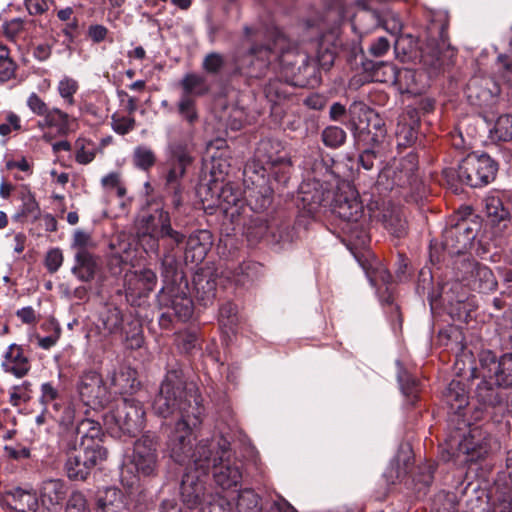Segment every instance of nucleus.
Masks as SVG:
<instances>
[{"instance_id": "1", "label": "nucleus", "mask_w": 512, "mask_h": 512, "mask_svg": "<svg viewBox=\"0 0 512 512\" xmlns=\"http://www.w3.org/2000/svg\"><path fill=\"white\" fill-rule=\"evenodd\" d=\"M152 409L160 417L178 414L180 418L168 434L167 450L171 458L180 464L192 460L196 469L209 471L215 440L200 441L192 451L194 431L204 419L202 398L194 385H188L181 370H169L162 381L159 393L154 398Z\"/></svg>"}, {"instance_id": "2", "label": "nucleus", "mask_w": 512, "mask_h": 512, "mask_svg": "<svg viewBox=\"0 0 512 512\" xmlns=\"http://www.w3.org/2000/svg\"><path fill=\"white\" fill-rule=\"evenodd\" d=\"M291 169V159L280 141H260L253 160L244 168V181L252 185L246 191V199L253 210L263 211L272 202V188L267 184L266 174H272L277 182L285 184Z\"/></svg>"}, {"instance_id": "3", "label": "nucleus", "mask_w": 512, "mask_h": 512, "mask_svg": "<svg viewBox=\"0 0 512 512\" xmlns=\"http://www.w3.org/2000/svg\"><path fill=\"white\" fill-rule=\"evenodd\" d=\"M462 276L461 282H454L450 286L442 287L441 299L450 306L463 304L468 299V294L463 285L481 293L494 291L497 288V280L492 270L474 260H464L458 267Z\"/></svg>"}, {"instance_id": "4", "label": "nucleus", "mask_w": 512, "mask_h": 512, "mask_svg": "<svg viewBox=\"0 0 512 512\" xmlns=\"http://www.w3.org/2000/svg\"><path fill=\"white\" fill-rule=\"evenodd\" d=\"M136 227L141 244L148 246L154 252H158L160 241L167 243L170 249H174L185 239L183 233L172 228L170 214L163 208L142 214L137 220Z\"/></svg>"}, {"instance_id": "5", "label": "nucleus", "mask_w": 512, "mask_h": 512, "mask_svg": "<svg viewBox=\"0 0 512 512\" xmlns=\"http://www.w3.org/2000/svg\"><path fill=\"white\" fill-rule=\"evenodd\" d=\"M108 431L117 436H136L146 424V411L141 401L123 398L103 416Z\"/></svg>"}, {"instance_id": "6", "label": "nucleus", "mask_w": 512, "mask_h": 512, "mask_svg": "<svg viewBox=\"0 0 512 512\" xmlns=\"http://www.w3.org/2000/svg\"><path fill=\"white\" fill-rule=\"evenodd\" d=\"M61 449L66 457L65 471L71 480H86L93 468L107 457L106 450L95 451L91 446L78 445L73 433L63 434Z\"/></svg>"}, {"instance_id": "7", "label": "nucleus", "mask_w": 512, "mask_h": 512, "mask_svg": "<svg viewBox=\"0 0 512 512\" xmlns=\"http://www.w3.org/2000/svg\"><path fill=\"white\" fill-rule=\"evenodd\" d=\"M262 34L260 25L243 26L241 38L233 54V61L238 70L249 68L256 62H259L261 67L268 65L272 50L269 46L258 42Z\"/></svg>"}, {"instance_id": "8", "label": "nucleus", "mask_w": 512, "mask_h": 512, "mask_svg": "<svg viewBox=\"0 0 512 512\" xmlns=\"http://www.w3.org/2000/svg\"><path fill=\"white\" fill-rule=\"evenodd\" d=\"M213 468V477L222 489L236 487L242 479L241 462L234 456L230 442L219 438L211 455L210 468Z\"/></svg>"}, {"instance_id": "9", "label": "nucleus", "mask_w": 512, "mask_h": 512, "mask_svg": "<svg viewBox=\"0 0 512 512\" xmlns=\"http://www.w3.org/2000/svg\"><path fill=\"white\" fill-rule=\"evenodd\" d=\"M418 159L415 154H408L405 157L395 160L393 164L385 169L383 176L391 180L394 186L403 190V196L408 201H417L423 190V184L416 172Z\"/></svg>"}, {"instance_id": "10", "label": "nucleus", "mask_w": 512, "mask_h": 512, "mask_svg": "<svg viewBox=\"0 0 512 512\" xmlns=\"http://www.w3.org/2000/svg\"><path fill=\"white\" fill-rule=\"evenodd\" d=\"M496 172L497 164L490 156L472 153L459 164L458 178L462 183L477 188L494 180Z\"/></svg>"}, {"instance_id": "11", "label": "nucleus", "mask_w": 512, "mask_h": 512, "mask_svg": "<svg viewBox=\"0 0 512 512\" xmlns=\"http://www.w3.org/2000/svg\"><path fill=\"white\" fill-rule=\"evenodd\" d=\"M479 377L494 381L496 387L508 389L512 387V353L497 358L490 350L479 354Z\"/></svg>"}, {"instance_id": "12", "label": "nucleus", "mask_w": 512, "mask_h": 512, "mask_svg": "<svg viewBox=\"0 0 512 512\" xmlns=\"http://www.w3.org/2000/svg\"><path fill=\"white\" fill-rule=\"evenodd\" d=\"M348 114L352 130L366 132L376 145L383 142L387 130L384 121L377 113L361 102H354L350 105Z\"/></svg>"}, {"instance_id": "13", "label": "nucleus", "mask_w": 512, "mask_h": 512, "mask_svg": "<svg viewBox=\"0 0 512 512\" xmlns=\"http://www.w3.org/2000/svg\"><path fill=\"white\" fill-rule=\"evenodd\" d=\"M77 392L80 400L92 409L103 408L110 401V392L101 374L93 370L79 376Z\"/></svg>"}, {"instance_id": "14", "label": "nucleus", "mask_w": 512, "mask_h": 512, "mask_svg": "<svg viewBox=\"0 0 512 512\" xmlns=\"http://www.w3.org/2000/svg\"><path fill=\"white\" fill-rule=\"evenodd\" d=\"M329 207L347 222H357L363 215V205L357 192L349 184H343L335 193L332 192Z\"/></svg>"}, {"instance_id": "15", "label": "nucleus", "mask_w": 512, "mask_h": 512, "mask_svg": "<svg viewBox=\"0 0 512 512\" xmlns=\"http://www.w3.org/2000/svg\"><path fill=\"white\" fill-rule=\"evenodd\" d=\"M332 192L318 180L303 182L298 191V207L310 215H315L322 208L329 207Z\"/></svg>"}, {"instance_id": "16", "label": "nucleus", "mask_w": 512, "mask_h": 512, "mask_svg": "<svg viewBox=\"0 0 512 512\" xmlns=\"http://www.w3.org/2000/svg\"><path fill=\"white\" fill-rule=\"evenodd\" d=\"M192 147L184 142H174L169 145V157L167 159V172L165 185H182V179L187 168L193 163Z\"/></svg>"}, {"instance_id": "17", "label": "nucleus", "mask_w": 512, "mask_h": 512, "mask_svg": "<svg viewBox=\"0 0 512 512\" xmlns=\"http://www.w3.org/2000/svg\"><path fill=\"white\" fill-rule=\"evenodd\" d=\"M208 471L201 469L190 470L184 474L181 487L180 497L182 503L189 509H194L199 505H203L208 498H212V494L206 493L205 479Z\"/></svg>"}, {"instance_id": "18", "label": "nucleus", "mask_w": 512, "mask_h": 512, "mask_svg": "<svg viewBox=\"0 0 512 512\" xmlns=\"http://www.w3.org/2000/svg\"><path fill=\"white\" fill-rule=\"evenodd\" d=\"M157 446L156 437L148 434L135 442L132 463L139 473L149 476L155 471L158 462Z\"/></svg>"}, {"instance_id": "19", "label": "nucleus", "mask_w": 512, "mask_h": 512, "mask_svg": "<svg viewBox=\"0 0 512 512\" xmlns=\"http://www.w3.org/2000/svg\"><path fill=\"white\" fill-rule=\"evenodd\" d=\"M73 438L78 441L80 436V443L78 445L83 447L91 446L93 450H106L102 446L103 431L99 422L92 419H82L75 427L67 428L64 434H72Z\"/></svg>"}, {"instance_id": "20", "label": "nucleus", "mask_w": 512, "mask_h": 512, "mask_svg": "<svg viewBox=\"0 0 512 512\" xmlns=\"http://www.w3.org/2000/svg\"><path fill=\"white\" fill-rule=\"evenodd\" d=\"M158 301L161 306L171 308L174 316L182 321H186L192 315V300L185 293H179V290L174 287L163 289L158 295Z\"/></svg>"}, {"instance_id": "21", "label": "nucleus", "mask_w": 512, "mask_h": 512, "mask_svg": "<svg viewBox=\"0 0 512 512\" xmlns=\"http://www.w3.org/2000/svg\"><path fill=\"white\" fill-rule=\"evenodd\" d=\"M489 444L486 438L481 437L478 430H472L458 444L457 457L464 456L463 462H475L484 458L489 452Z\"/></svg>"}, {"instance_id": "22", "label": "nucleus", "mask_w": 512, "mask_h": 512, "mask_svg": "<svg viewBox=\"0 0 512 512\" xmlns=\"http://www.w3.org/2000/svg\"><path fill=\"white\" fill-rule=\"evenodd\" d=\"M196 301L207 307L216 299V276L210 269H200L193 278Z\"/></svg>"}, {"instance_id": "23", "label": "nucleus", "mask_w": 512, "mask_h": 512, "mask_svg": "<svg viewBox=\"0 0 512 512\" xmlns=\"http://www.w3.org/2000/svg\"><path fill=\"white\" fill-rule=\"evenodd\" d=\"M475 234L470 224L461 220L444 232V246L454 253H461L468 248Z\"/></svg>"}, {"instance_id": "24", "label": "nucleus", "mask_w": 512, "mask_h": 512, "mask_svg": "<svg viewBox=\"0 0 512 512\" xmlns=\"http://www.w3.org/2000/svg\"><path fill=\"white\" fill-rule=\"evenodd\" d=\"M1 366L6 373L12 374L16 378H23L31 369L30 360L23 347L17 344H11L8 347L3 355Z\"/></svg>"}, {"instance_id": "25", "label": "nucleus", "mask_w": 512, "mask_h": 512, "mask_svg": "<svg viewBox=\"0 0 512 512\" xmlns=\"http://www.w3.org/2000/svg\"><path fill=\"white\" fill-rule=\"evenodd\" d=\"M110 385L117 394L134 393L140 382L137 380V372L129 366H120L110 378Z\"/></svg>"}, {"instance_id": "26", "label": "nucleus", "mask_w": 512, "mask_h": 512, "mask_svg": "<svg viewBox=\"0 0 512 512\" xmlns=\"http://www.w3.org/2000/svg\"><path fill=\"white\" fill-rule=\"evenodd\" d=\"M98 512H129L127 500L120 489L109 487L99 493Z\"/></svg>"}, {"instance_id": "27", "label": "nucleus", "mask_w": 512, "mask_h": 512, "mask_svg": "<svg viewBox=\"0 0 512 512\" xmlns=\"http://www.w3.org/2000/svg\"><path fill=\"white\" fill-rule=\"evenodd\" d=\"M210 234L206 230H200L191 234L186 242L185 261L199 263L204 260L207 251Z\"/></svg>"}, {"instance_id": "28", "label": "nucleus", "mask_w": 512, "mask_h": 512, "mask_svg": "<svg viewBox=\"0 0 512 512\" xmlns=\"http://www.w3.org/2000/svg\"><path fill=\"white\" fill-rule=\"evenodd\" d=\"M99 269V258L92 253H75V265L72 273L83 282H90L94 279Z\"/></svg>"}, {"instance_id": "29", "label": "nucleus", "mask_w": 512, "mask_h": 512, "mask_svg": "<svg viewBox=\"0 0 512 512\" xmlns=\"http://www.w3.org/2000/svg\"><path fill=\"white\" fill-rule=\"evenodd\" d=\"M67 495L65 483L60 479H50L42 483L40 488V499L43 505H59Z\"/></svg>"}, {"instance_id": "30", "label": "nucleus", "mask_w": 512, "mask_h": 512, "mask_svg": "<svg viewBox=\"0 0 512 512\" xmlns=\"http://www.w3.org/2000/svg\"><path fill=\"white\" fill-rule=\"evenodd\" d=\"M443 399L454 413L464 409L468 405V394L464 383L452 380L443 393Z\"/></svg>"}, {"instance_id": "31", "label": "nucleus", "mask_w": 512, "mask_h": 512, "mask_svg": "<svg viewBox=\"0 0 512 512\" xmlns=\"http://www.w3.org/2000/svg\"><path fill=\"white\" fill-rule=\"evenodd\" d=\"M390 74V81L399 87L401 92H416V71L409 68L398 69L394 65H383Z\"/></svg>"}, {"instance_id": "32", "label": "nucleus", "mask_w": 512, "mask_h": 512, "mask_svg": "<svg viewBox=\"0 0 512 512\" xmlns=\"http://www.w3.org/2000/svg\"><path fill=\"white\" fill-rule=\"evenodd\" d=\"M39 127L52 129L59 135H66L70 130L69 115L58 108L49 109L39 122Z\"/></svg>"}, {"instance_id": "33", "label": "nucleus", "mask_w": 512, "mask_h": 512, "mask_svg": "<svg viewBox=\"0 0 512 512\" xmlns=\"http://www.w3.org/2000/svg\"><path fill=\"white\" fill-rule=\"evenodd\" d=\"M499 388L496 387L493 380L481 377V381L475 389V397L481 404L495 407L500 405L503 400Z\"/></svg>"}, {"instance_id": "34", "label": "nucleus", "mask_w": 512, "mask_h": 512, "mask_svg": "<svg viewBox=\"0 0 512 512\" xmlns=\"http://www.w3.org/2000/svg\"><path fill=\"white\" fill-rule=\"evenodd\" d=\"M11 496L10 505L18 512H36L38 500L34 493L15 488L9 492Z\"/></svg>"}, {"instance_id": "35", "label": "nucleus", "mask_w": 512, "mask_h": 512, "mask_svg": "<svg viewBox=\"0 0 512 512\" xmlns=\"http://www.w3.org/2000/svg\"><path fill=\"white\" fill-rule=\"evenodd\" d=\"M490 80L480 77H473L467 84V96L471 101H476L478 104L487 102L492 98V92L488 89Z\"/></svg>"}, {"instance_id": "36", "label": "nucleus", "mask_w": 512, "mask_h": 512, "mask_svg": "<svg viewBox=\"0 0 512 512\" xmlns=\"http://www.w3.org/2000/svg\"><path fill=\"white\" fill-rule=\"evenodd\" d=\"M21 200V209L14 216V219L16 221H22V219L30 218L33 222L39 220L41 217V209L31 191L26 189L25 192H22Z\"/></svg>"}, {"instance_id": "37", "label": "nucleus", "mask_w": 512, "mask_h": 512, "mask_svg": "<svg viewBox=\"0 0 512 512\" xmlns=\"http://www.w3.org/2000/svg\"><path fill=\"white\" fill-rule=\"evenodd\" d=\"M181 87L183 89L182 95H187L189 97H191V95H204L209 90L206 84V79L195 73L186 74L181 81Z\"/></svg>"}, {"instance_id": "38", "label": "nucleus", "mask_w": 512, "mask_h": 512, "mask_svg": "<svg viewBox=\"0 0 512 512\" xmlns=\"http://www.w3.org/2000/svg\"><path fill=\"white\" fill-rule=\"evenodd\" d=\"M262 275V265L258 262L247 261L243 262L236 270L234 281L237 284L245 285L248 282H253L260 278Z\"/></svg>"}, {"instance_id": "39", "label": "nucleus", "mask_w": 512, "mask_h": 512, "mask_svg": "<svg viewBox=\"0 0 512 512\" xmlns=\"http://www.w3.org/2000/svg\"><path fill=\"white\" fill-rule=\"evenodd\" d=\"M260 497L251 489L242 490L235 503L236 512H261Z\"/></svg>"}, {"instance_id": "40", "label": "nucleus", "mask_w": 512, "mask_h": 512, "mask_svg": "<svg viewBox=\"0 0 512 512\" xmlns=\"http://www.w3.org/2000/svg\"><path fill=\"white\" fill-rule=\"evenodd\" d=\"M17 67L10 55V49L0 41V82L15 78Z\"/></svg>"}, {"instance_id": "41", "label": "nucleus", "mask_w": 512, "mask_h": 512, "mask_svg": "<svg viewBox=\"0 0 512 512\" xmlns=\"http://www.w3.org/2000/svg\"><path fill=\"white\" fill-rule=\"evenodd\" d=\"M241 199L242 192L231 183L223 185L218 194L219 205L225 212H228L231 207L237 206Z\"/></svg>"}, {"instance_id": "42", "label": "nucleus", "mask_w": 512, "mask_h": 512, "mask_svg": "<svg viewBox=\"0 0 512 512\" xmlns=\"http://www.w3.org/2000/svg\"><path fill=\"white\" fill-rule=\"evenodd\" d=\"M486 214L493 222H500L509 217V211L496 195H488L484 199Z\"/></svg>"}, {"instance_id": "43", "label": "nucleus", "mask_w": 512, "mask_h": 512, "mask_svg": "<svg viewBox=\"0 0 512 512\" xmlns=\"http://www.w3.org/2000/svg\"><path fill=\"white\" fill-rule=\"evenodd\" d=\"M25 20L22 18H13L6 20L1 25V34L10 42L16 43L24 37Z\"/></svg>"}, {"instance_id": "44", "label": "nucleus", "mask_w": 512, "mask_h": 512, "mask_svg": "<svg viewBox=\"0 0 512 512\" xmlns=\"http://www.w3.org/2000/svg\"><path fill=\"white\" fill-rule=\"evenodd\" d=\"M75 160L81 165L91 163L96 157V148L93 142L85 138L75 141Z\"/></svg>"}, {"instance_id": "45", "label": "nucleus", "mask_w": 512, "mask_h": 512, "mask_svg": "<svg viewBox=\"0 0 512 512\" xmlns=\"http://www.w3.org/2000/svg\"><path fill=\"white\" fill-rule=\"evenodd\" d=\"M133 163L137 168L147 171L155 165L156 155L150 147L137 146L133 151Z\"/></svg>"}, {"instance_id": "46", "label": "nucleus", "mask_w": 512, "mask_h": 512, "mask_svg": "<svg viewBox=\"0 0 512 512\" xmlns=\"http://www.w3.org/2000/svg\"><path fill=\"white\" fill-rule=\"evenodd\" d=\"M492 137L499 141H509L512 139V116L505 114L498 117L493 129Z\"/></svg>"}, {"instance_id": "47", "label": "nucleus", "mask_w": 512, "mask_h": 512, "mask_svg": "<svg viewBox=\"0 0 512 512\" xmlns=\"http://www.w3.org/2000/svg\"><path fill=\"white\" fill-rule=\"evenodd\" d=\"M219 323L220 326L226 328L227 331H233L238 323L237 307L227 302L220 307L219 310Z\"/></svg>"}, {"instance_id": "48", "label": "nucleus", "mask_w": 512, "mask_h": 512, "mask_svg": "<svg viewBox=\"0 0 512 512\" xmlns=\"http://www.w3.org/2000/svg\"><path fill=\"white\" fill-rule=\"evenodd\" d=\"M322 141L330 148H338L346 140V132L338 126H328L322 131Z\"/></svg>"}, {"instance_id": "49", "label": "nucleus", "mask_w": 512, "mask_h": 512, "mask_svg": "<svg viewBox=\"0 0 512 512\" xmlns=\"http://www.w3.org/2000/svg\"><path fill=\"white\" fill-rule=\"evenodd\" d=\"M40 402L44 405L52 404L53 408L59 410V402L62 400V395L58 388L51 382H46L41 385Z\"/></svg>"}, {"instance_id": "50", "label": "nucleus", "mask_w": 512, "mask_h": 512, "mask_svg": "<svg viewBox=\"0 0 512 512\" xmlns=\"http://www.w3.org/2000/svg\"><path fill=\"white\" fill-rule=\"evenodd\" d=\"M178 112L184 120L193 125L198 120L196 104L192 97L182 95L178 103Z\"/></svg>"}, {"instance_id": "51", "label": "nucleus", "mask_w": 512, "mask_h": 512, "mask_svg": "<svg viewBox=\"0 0 512 512\" xmlns=\"http://www.w3.org/2000/svg\"><path fill=\"white\" fill-rule=\"evenodd\" d=\"M421 62L430 69L437 71L442 67L440 50L434 45H427L421 49Z\"/></svg>"}, {"instance_id": "52", "label": "nucleus", "mask_w": 512, "mask_h": 512, "mask_svg": "<svg viewBox=\"0 0 512 512\" xmlns=\"http://www.w3.org/2000/svg\"><path fill=\"white\" fill-rule=\"evenodd\" d=\"M78 88L79 85L77 81L70 77H64L60 80L58 84V92L68 106L74 105V95L78 91Z\"/></svg>"}, {"instance_id": "53", "label": "nucleus", "mask_w": 512, "mask_h": 512, "mask_svg": "<svg viewBox=\"0 0 512 512\" xmlns=\"http://www.w3.org/2000/svg\"><path fill=\"white\" fill-rule=\"evenodd\" d=\"M95 246L96 245L89 233L83 230L75 231L72 241V248L75 250V253H91L90 250L95 248Z\"/></svg>"}, {"instance_id": "54", "label": "nucleus", "mask_w": 512, "mask_h": 512, "mask_svg": "<svg viewBox=\"0 0 512 512\" xmlns=\"http://www.w3.org/2000/svg\"><path fill=\"white\" fill-rule=\"evenodd\" d=\"M135 126L136 120L132 116H123L119 113H114L111 116V127L119 135L128 134Z\"/></svg>"}, {"instance_id": "55", "label": "nucleus", "mask_w": 512, "mask_h": 512, "mask_svg": "<svg viewBox=\"0 0 512 512\" xmlns=\"http://www.w3.org/2000/svg\"><path fill=\"white\" fill-rule=\"evenodd\" d=\"M21 130L20 117L14 112H6L0 115V135L8 136L13 131Z\"/></svg>"}, {"instance_id": "56", "label": "nucleus", "mask_w": 512, "mask_h": 512, "mask_svg": "<svg viewBox=\"0 0 512 512\" xmlns=\"http://www.w3.org/2000/svg\"><path fill=\"white\" fill-rule=\"evenodd\" d=\"M201 512H233L232 504L225 496L208 498L201 506Z\"/></svg>"}, {"instance_id": "57", "label": "nucleus", "mask_w": 512, "mask_h": 512, "mask_svg": "<svg viewBox=\"0 0 512 512\" xmlns=\"http://www.w3.org/2000/svg\"><path fill=\"white\" fill-rule=\"evenodd\" d=\"M164 245L166 246L167 253L162 259V274L165 278L175 281L178 275V263L175 256L171 253L174 249H170L167 243H164Z\"/></svg>"}, {"instance_id": "58", "label": "nucleus", "mask_w": 512, "mask_h": 512, "mask_svg": "<svg viewBox=\"0 0 512 512\" xmlns=\"http://www.w3.org/2000/svg\"><path fill=\"white\" fill-rule=\"evenodd\" d=\"M136 281L145 292H151L157 283V276L151 269L145 268L134 273Z\"/></svg>"}, {"instance_id": "59", "label": "nucleus", "mask_w": 512, "mask_h": 512, "mask_svg": "<svg viewBox=\"0 0 512 512\" xmlns=\"http://www.w3.org/2000/svg\"><path fill=\"white\" fill-rule=\"evenodd\" d=\"M102 186L109 191L115 190L118 197L126 195V188L121 183L120 174L117 172L109 173L101 180Z\"/></svg>"}, {"instance_id": "60", "label": "nucleus", "mask_w": 512, "mask_h": 512, "mask_svg": "<svg viewBox=\"0 0 512 512\" xmlns=\"http://www.w3.org/2000/svg\"><path fill=\"white\" fill-rule=\"evenodd\" d=\"M225 60L220 53L212 52L205 56L202 67L209 74H217L224 67Z\"/></svg>"}, {"instance_id": "61", "label": "nucleus", "mask_w": 512, "mask_h": 512, "mask_svg": "<svg viewBox=\"0 0 512 512\" xmlns=\"http://www.w3.org/2000/svg\"><path fill=\"white\" fill-rule=\"evenodd\" d=\"M104 330L108 334H115L121 329L122 318L120 312L117 309L110 310L107 312L105 317L102 319Z\"/></svg>"}, {"instance_id": "62", "label": "nucleus", "mask_w": 512, "mask_h": 512, "mask_svg": "<svg viewBox=\"0 0 512 512\" xmlns=\"http://www.w3.org/2000/svg\"><path fill=\"white\" fill-rule=\"evenodd\" d=\"M396 138L399 146H410L416 140V131L406 124H399L396 130Z\"/></svg>"}, {"instance_id": "63", "label": "nucleus", "mask_w": 512, "mask_h": 512, "mask_svg": "<svg viewBox=\"0 0 512 512\" xmlns=\"http://www.w3.org/2000/svg\"><path fill=\"white\" fill-rule=\"evenodd\" d=\"M66 512H90L87 500L83 493L76 491L71 494Z\"/></svg>"}, {"instance_id": "64", "label": "nucleus", "mask_w": 512, "mask_h": 512, "mask_svg": "<svg viewBox=\"0 0 512 512\" xmlns=\"http://www.w3.org/2000/svg\"><path fill=\"white\" fill-rule=\"evenodd\" d=\"M30 383L25 381L21 385L14 386L10 392V403L13 406H19L22 402H27L29 396Z\"/></svg>"}]
</instances>
